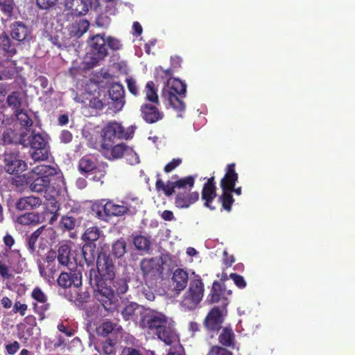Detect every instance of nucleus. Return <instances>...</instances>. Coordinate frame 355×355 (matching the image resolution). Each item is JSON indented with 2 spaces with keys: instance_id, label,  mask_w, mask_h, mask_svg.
Listing matches in <instances>:
<instances>
[{
  "instance_id": "obj_58",
  "label": "nucleus",
  "mask_w": 355,
  "mask_h": 355,
  "mask_svg": "<svg viewBox=\"0 0 355 355\" xmlns=\"http://www.w3.org/2000/svg\"><path fill=\"white\" fill-rule=\"evenodd\" d=\"M0 275L5 279H8L12 277L8 266L3 260H0Z\"/></svg>"
},
{
  "instance_id": "obj_20",
  "label": "nucleus",
  "mask_w": 355,
  "mask_h": 355,
  "mask_svg": "<svg viewBox=\"0 0 355 355\" xmlns=\"http://www.w3.org/2000/svg\"><path fill=\"white\" fill-rule=\"evenodd\" d=\"M57 252L54 250L51 249L47 252L44 261L47 263L46 268L49 269V271L46 270L44 264H42L41 261H37L38 270L41 277L46 279L51 276H53L57 271L55 262Z\"/></svg>"
},
{
  "instance_id": "obj_61",
  "label": "nucleus",
  "mask_w": 355,
  "mask_h": 355,
  "mask_svg": "<svg viewBox=\"0 0 355 355\" xmlns=\"http://www.w3.org/2000/svg\"><path fill=\"white\" fill-rule=\"evenodd\" d=\"M15 135V132L11 129L4 131L2 134L3 141L6 144L12 143Z\"/></svg>"
},
{
  "instance_id": "obj_50",
  "label": "nucleus",
  "mask_w": 355,
  "mask_h": 355,
  "mask_svg": "<svg viewBox=\"0 0 355 355\" xmlns=\"http://www.w3.org/2000/svg\"><path fill=\"white\" fill-rule=\"evenodd\" d=\"M116 342L107 338L103 343L102 349L105 354L111 355L115 353Z\"/></svg>"
},
{
  "instance_id": "obj_8",
  "label": "nucleus",
  "mask_w": 355,
  "mask_h": 355,
  "mask_svg": "<svg viewBox=\"0 0 355 355\" xmlns=\"http://www.w3.org/2000/svg\"><path fill=\"white\" fill-rule=\"evenodd\" d=\"M139 267L146 284L155 286L157 280L163 278L164 261L161 257L142 259Z\"/></svg>"
},
{
  "instance_id": "obj_55",
  "label": "nucleus",
  "mask_w": 355,
  "mask_h": 355,
  "mask_svg": "<svg viewBox=\"0 0 355 355\" xmlns=\"http://www.w3.org/2000/svg\"><path fill=\"white\" fill-rule=\"evenodd\" d=\"M58 0H36L37 6L42 10H49L57 3Z\"/></svg>"
},
{
  "instance_id": "obj_13",
  "label": "nucleus",
  "mask_w": 355,
  "mask_h": 355,
  "mask_svg": "<svg viewBox=\"0 0 355 355\" xmlns=\"http://www.w3.org/2000/svg\"><path fill=\"white\" fill-rule=\"evenodd\" d=\"M224 321L222 311L218 306L212 308L205 317L203 324L209 332H218Z\"/></svg>"
},
{
  "instance_id": "obj_47",
  "label": "nucleus",
  "mask_w": 355,
  "mask_h": 355,
  "mask_svg": "<svg viewBox=\"0 0 355 355\" xmlns=\"http://www.w3.org/2000/svg\"><path fill=\"white\" fill-rule=\"evenodd\" d=\"M90 174L94 175L92 177L93 180L96 182L101 181L103 182L102 179L104 178L106 175L105 166L103 164H99L98 163L96 166V168L92 170Z\"/></svg>"
},
{
  "instance_id": "obj_4",
  "label": "nucleus",
  "mask_w": 355,
  "mask_h": 355,
  "mask_svg": "<svg viewBox=\"0 0 355 355\" xmlns=\"http://www.w3.org/2000/svg\"><path fill=\"white\" fill-rule=\"evenodd\" d=\"M159 73L164 76L167 80L166 85L162 89V96L175 110L182 112L185 110V103L182 98L187 92V85L178 78H172L173 71L170 69H161Z\"/></svg>"
},
{
  "instance_id": "obj_31",
  "label": "nucleus",
  "mask_w": 355,
  "mask_h": 355,
  "mask_svg": "<svg viewBox=\"0 0 355 355\" xmlns=\"http://www.w3.org/2000/svg\"><path fill=\"white\" fill-rule=\"evenodd\" d=\"M98 164L96 160L89 156H83L78 162V171L83 175H88L96 168V166Z\"/></svg>"
},
{
  "instance_id": "obj_30",
  "label": "nucleus",
  "mask_w": 355,
  "mask_h": 355,
  "mask_svg": "<svg viewBox=\"0 0 355 355\" xmlns=\"http://www.w3.org/2000/svg\"><path fill=\"white\" fill-rule=\"evenodd\" d=\"M128 252L127 250V243L123 238H120L117 239L112 244L110 254H107L110 255V258L112 259V256L115 259L122 258Z\"/></svg>"
},
{
  "instance_id": "obj_43",
  "label": "nucleus",
  "mask_w": 355,
  "mask_h": 355,
  "mask_svg": "<svg viewBox=\"0 0 355 355\" xmlns=\"http://www.w3.org/2000/svg\"><path fill=\"white\" fill-rule=\"evenodd\" d=\"M0 8L6 16L10 17L12 15L14 9L13 0H0Z\"/></svg>"
},
{
  "instance_id": "obj_10",
  "label": "nucleus",
  "mask_w": 355,
  "mask_h": 355,
  "mask_svg": "<svg viewBox=\"0 0 355 355\" xmlns=\"http://www.w3.org/2000/svg\"><path fill=\"white\" fill-rule=\"evenodd\" d=\"M203 295L204 284L198 276L190 282L189 289L184 295L181 302V305L187 309L193 310L201 302Z\"/></svg>"
},
{
  "instance_id": "obj_2",
  "label": "nucleus",
  "mask_w": 355,
  "mask_h": 355,
  "mask_svg": "<svg viewBox=\"0 0 355 355\" xmlns=\"http://www.w3.org/2000/svg\"><path fill=\"white\" fill-rule=\"evenodd\" d=\"M197 177L198 175H188L174 181L168 180L166 183L158 178L155 188L158 191H163L167 197L175 193V205L179 209H187L199 199V193L191 191Z\"/></svg>"
},
{
  "instance_id": "obj_40",
  "label": "nucleus",
  "mask_w": 355,
  "mask_h": 355,
  "mask_svg": "<svg viewBox=\"0 0 355 355\" xmlns=\"http://www.w3.org/2000/svg\"><path fill=\"white\" fill-rule=\"evenodd\" d=\"M99 237L100 230L97 227L95 226L87 228L83 235V239L84 241L93 243H94V241H96Z\"/></svg>"
},
{
  "instance_id": "obj_15",
  "label": "nucleus",
  "mask_w": 355,
  "mask_h": 355,
  "mask_svg": "<svg viewBox=\"0 0 355 355\" xmlns=\"http://www.w3.org/2000/svg\"><path fill=\"white\" fill-rule=\"evenodd\" d=\"M158 105L144 103L140 107L141 116L147 123H155L164 117V114L158 107Z\"/></svg>"
},
{
  "instance_id": "obj_45",
  "label": "nucleus",
  "mask_w": 355,
  "mask_h": 355,
  "mask_svg": "<svg viewBox=\"0 0 355 355\" xmlns=\"http://www.w3.org/2000/svg\"><path fill=\"white\" fill-rule=\"evenodd\" d=\"M31 297L35 300L33 303L46 302V301H48L46 295L40 287H35L33 288L31 293Z\"/></svg>"
},
{
  "instance_id": "obj_36",
  "label": "nucleus",
  "mask_w": 355,
  "mask_h": 355,
  "mask_svg": "<svg viewBox=\"0 0 355 355\" xmlns=\"http://www.w3.org/2000/svg\"><path fill=\"white\" fill-rule=\"evenodd\" d=\"M89 27V23L86 19H80L73 24L71 29V34L73 36L80 37L86 33Z\"/></svg>"
},
{
  "instance_id": "obj_32",
  "label": "nucleus",
  "mask_w": 355,
  "mask_h": 355,
  "mask_svg": "<svg viewBox=\"0 0 355 355\" xmlns=\"http://www.w3.org/2000/svg\"><path fill=\"white\" fill-rule=\"evenodd\" d=\"M96 244L87 243L82 248V256L87 265L92 264L96 258Z\"/></svg>"
},
{
  "instance_id": "obj_44",
  "label": "nucleus",
  "mask_w": 355,
  "mask_h": 355,
  "mask_svg": "<svg viewBox=\"0 0 355 355\" xmlns=\"http://www.w3.org/2000/svg\"><path fill=\"white\" fill-rule=\"evenodd\" d=\"M116 327V324L113 323L110 321H105L103 324L97 329L98 334L103 336H107L109 334L112 333L114 328Z\"/></svg>"
},
{
  "instance_id": "obj_42",
  "label": "nucleus",
  "mask_w": 355,
  "mask_h": 355,
  "mask_svg": "<svg viewBox=\"0 0 355 355\" xmlns=\"http://www.w3.org/2000/svg\"><path fill=\"white\" fill-rule=\"evenodd\" d=\"M113 144H112V147H110V149L111 150V153L114 158H121L129 150L128 146L124 144H119L114 146H113Z\"/></svg>"
},
{
  "instance_id": "obj_24",
  "label": "nucleus",
  "mask_w": 355,
  "mask_h": 355,
  "mask_svg": "<svg viewBox=\"0 0 355 355\" xmlns=\"http://www.w3.org/2000/svg\"><path fill=\"white\" fill-rule=\"evenodd\" d=\"M171 279L175 290L179 293L183 291L187 286L189 279L188 272L182 268H177L174 270Z\"/></svg>"
},
{
  "instance_id": "obj_37",
  "label": "nucleus",
  "mask_w": 355,
  "mask_h": 355,
  "mask_svg": "<svg viewBox=\"0 0 355 355\" xmlns=\"http://www.w3.org/2000/svg\"><path fill=\"white\" fill-rule=\"evenodd\" d=\"M13 113L21 127L27 129L33 125V121L24 109L21 108Z\"/></svg>"
},
{
  "instance_id": "obj_59",
  "label": "nucleus",
  "mask_w": 355,
  "mask_h": 355,
  "mask_svg": "<svg viewBox=\"0 0 355 355\" xmlns=\"http://www.w3.org/2000/svg\"><path fill=\"white\" fill-rule=\"evenodd\" d=\"M127 87L129 92L133 94L134 96H137L139 94L137 83L135 80L133 78H127L126 79Z\"/></svg>"
},
{
  "instance_id": "obj_9",
  "label": "nucleus",
  "mask_w": 355,
  "mask_h": 355,
  "mask_svg": "<svg viewBox=\"0 0 355 355\" xmlns=\"http://www.w3.org/2000/svg\"><path fill=\"white\" fill-rule=\"evenodd\" d=\"M129 210V207L124 202H122L121 205H119L113 200L105 199L101 200L99 204L95 205L92 207V211L95 213L96 216L104 220L112 216H123Z\"/></svg>"
},
{
  "instance_id": "obj_16",
  "label": "nucleus",
  "mask_w": 355,
  "mask_h": 355,
  "mask_svg": "<svg viewBox=\"0 0 355 355\" xmlns=\"http://www.w3.org/2000/svg\"><path fill=\"white\" fill-rule=\"evenodd\" d=\"M216 189L214 176L208 178L202 187L201 194L202 200L204 201V206L211 210L216 209L215 206L212 205L214 200L217 196Z\"/></svg>"
},
{
  "instance_id": "obj_26",
  "label": "nucleus",
  "mask_w": 355,
  "mask_h": 355,
  "mask_svg": "<svg viewBox=\"0 0 355 355\" xmlns=\"http://www.w3.org/2000/svg\"><path fill=\"white\" fill-rule=\"evenodd\" d=\"M218 343L225 348L230 347L234 349L236 345L235 334L232 329L225 327L218 336Z\"/></svg>"
},
{
  "instance_id": "obj_35",
  "label": "nucleus",
  "mask_w": 355,
  "mask_h": 355,
  "mask_svg": "<svg viewBox=\"0 0 355 355\" xmlns=\"http://www.w3.org/2000/svg\"><path fill=\"white\" fill-rule=\"evenodd\" d=\"M133 244L137 250L148 252L150 250L151 241L149 237L137 235L133 238Z\"/></svg>"
},
{
  "instance_id": "obj_21",
  "label": "nucleus",
  "mask_w": 355,
  "mask_h": 355,
  "mask_svg": "<svg viewBox=\"0 0 355 355\" xmlns=\"http://www.w3.org/2000/svg\"><path fill=\"white\" fill-rule=\"evenodd\" d=\"M238 179L239 175L235 171V164H227L225 168V174L220 182L222 190L231 191L235 187Z\"/></svg>"
},
{
  "instance_id": "obj_46",
  "label": "nucleus",
  "mask_w": 355,
  "mask_h": 355,
  "mask_svg": "<svg viewBox=\"0 0 355 355\" xmlns=\"http://www.w3.org/2000/svg\"><path fill=\"white\" fill-rule=\"evenodd\" d=\"M76 225V220L69 216H63L61 218L60 226L65 230H72Z\"/></svg>"
},
{
  "instance_id": "obj_33",
  "label": "nucleus",
  "mask_w": 355,
  "mask_h": 355,
  "mask_svg": "<svg viewBox=\"0 0 355 355\" xmlns=\"http://www.w3.org/2000/svg\"><path fill=\"white\" fill-rule=\"evenodd\" d=\"M139 310L140 307L137 303L130 302L121 311V315L125 320H136Z\"/></svg>"
},
{
  "instance_id": "obj_53",
  "label": "nucleus",
  "mask_w": 355,
  "mask_h": 355,
  "mask_svg": "<svg viewBox=\"0 0 355 355\" xmlns=\"http://www.w3.org/2000/svg\"><path fill=\"white\" fill-rule=\"evenodd\" d=\"M230 278L233 280L238 288L243 289L246 287V282L242 275L232 272L230 275Z\"/></svg>"
},
{
  "instance_id": "obj_18",
  "label": "nucleus",
  "mask_w": 355,
  "mask_h": 355,
  "mask_svg": "<svg viewBox=\"0 0 355 355\" xmlns=\"http://www.w3.org/2000/svg\"><path fill=\"white\" fill-rule=\"evenodd\" d=\"M57 282L64 288H69L72 285L78 288L82 285V272L79 270H71L69 272H62Z\"/></svg>"
},
{
  "instance_id": "obj_56",
  "label": "nucleus",
  "mask_w": 355,
  "mask_h": 355,
  "mask_svg": "<svg viewBox=\"0 0 355 355\" xmlns=\"http://www.w3.org/2000/svg\"><path fill=\"white\" fill-rule=\"evenodd\" d=\"M182 160L180 158H174L172 159L171 162L168 163L164 168V171L166 173H170L172 171H173L175 168H176L180 164L182 163Z\"/></svg>"
},
{
  "instance_id": "obj_1",
  "label": "nucleus",
  "mask_w": 355,
  "mask_h": 355,
  "mask_svg": "<svg viewBox=\"0 0 355 355\" xmlns=\"http://www.w3.org/2000/svg\"><path fill=\"white\" fill-rule=\"evenodd\" d=\"M97 269L89 270V283L96 289L95 299L105 311L112 312L116 308V297L111 284L115 278V266L113 260L106 252H101L97 257Z\"/></svg>"
},
{
  "instance_id": "obj_22",
  "label": "nucleus",
  "mask_w": 355,
  "mask_h": 355,
  "mask_svg": "<svg viewBox=\"0 0 355 355\" xmlns=\"http://www.w3.org/2000/svg\"><path fill=\"white\" fill-rule=\"evenodd\" d=\"M42 205V199L34 196L20 198L15 203V208L18 211L32 210Z\"/></svg>"
},
{
  "instance_id": "obj_25",
  "label": "nucleus",
  "mask_w": 355,
  "mask_h": 355,
  "mask_svg": "<svg viewBox=\"0 0 355 355\" xmlns=\"http://www.w3.org/2000/svg\"><path fill=\"white\" fill-rule=\"evenodd\" d=\"M11 39L5 33L0 36V49L7 58H12L17 52L16 46Z\"/></svg>"
},
{
  "instance_id": "obj_41",
  "label": "nucleus",
  "mask_w": 355,
  "mask_h": 355,
  "mask_svg": "<svg viewBox=\"0 0 355 355\" xmlns=\"http://www.w3.org/2000/svg\"><path fill=\"white\" fill-rule=\"evenodd\" d=\"M10 184L16 189H22L24 186L28 183V177L24 175H15L14 177L10 179Z\"/></svg>"
},
{
  "instance_id": "obj_29",
  "label": "nucleus",
  "mask_w": 355,
  "mask_h": 355,
  "mask_svg": "<svg viewBox=\"0 0 355 355\" xmlns=\"http://www.w3.org/2000/svg\"><path fill=\"white\" fill-rule=\"evenodd\" d=\"M24 94L19 91H13L7 96L6 103L13 110V112L22 108L24 101Z\"/></svg>"
},
{
  "instance_id": "obj_54",
  "label": "nucleus",
  "mask_w": 355,
  "mask_h": 355,
  "mask_svg": "<svg viewBox=\"0 0 355 355\" xmlns=\"http://www.w3.org/2000/svg\"><path fill=\"white\" fill-rule=\"evenodd\" d=\"M105 40H106L107 46H109V48L113 51L119 50L122 46V44H121L120 40L115 37L109 36Z\"/></svg>"
},
{
  "instance_id": "obj_14",
  "label": "nucleus",
  "mask_w": 355,
  "mask_h": 355,
  "mask_svg": "<svg viewBox=\"0 0 355 355\" xmlns=\"http://www.w3.org/2000/svg\"><path fill=\"white\" fill-rule=\"evenodd\" d=\"M91 54L93 60H103L107 55L106 40L104 35L97 34L91 38Z\"/></svg>"
},
{
  "instance_id": "obj_23",
  "label": "nucleus",
  "mask_w": 355,
  "mask_h": 355,
  "mask_svg": "<svg viewBox=\"0 0 355 355\" xmlns=\"http://www.w3.org/2000/svg\"><path fill=\"white\" fill-rule=\"evenodd\" d=\"M232 291L230 290L226 291L222 284L218 282L214 281L212 284V287L207 297V301L209 304L216 303L220 300L225 299V295H230Z\"/></svg>"
},
{
  "instance_id": "obj_57",
  "label": "nucleus",
  "mask_w": 355,
  "mask_h": 355,
  "mask_svg": "<svg viewBox=\"0 0 355 355\" xmlns=\"http://www.w3.org/2000/svg\"><path fill=\"white\" fill-rule=\"evenodd\" d=\"M89 293L87 291H83L77 294L75 301L78 305H83L84 303L89 302Z\"/></svg>"
},
{
  "instance_id": "obj_11",
  "label": "nucleus",
  "mask_w": 355,
  "mask_h": 355,
  "mask_svg": "<svg viewBox=\"0 0 355 355\" xmlns=\"http://www.w3.org/2000/svg\"><path fill=\"white\" fill-rule=\"evenodd\" d=\"M4 171L10 175H18L25 171L27 164L21 159L20 153L17 149L7 148L3 154Z\"/></svg>"
},
{
  "instance_id": "obj_6",
  "label": "nucleus",
  "mask_w": 355,
  "mask_h": 355,
  "mask_svg": "<svg viewBox=\"0 0 355 355\" xmlns=\"http://www.w3.org/2000/svg\"><path fill=\"white\" fill-rule=\"evenodd\" d=\"M19 143L24 147H30L33 152L31 158L35 161H44L48 159L49 155V146L47 141L43 135L35 130H33L28 135L26 133L21 134Z\"/></svg>"
},
{
  "instance_id": "obj_63",
  "label": "nucleus",
  "mask_w": 355,
  "mask_h": 355,
  "mask_svg": "<svg viewBox=\"0 0 355 355\" xmlns=\"http://www.w3.org/2000/svg\"><path fill=\"white\" fill-rule=\"evenodd\" d=\"M72 134L67 130H64L60 135V139L64 144H68L72 141Z\"/></svg>"
},
{
  "instance_id": "obj_27",
  "label": "nucleus",
  "mask_w": 355,
  "mask_h": 355,
  "mask_svg": "<svg viewBox=\"0 0 355 355\" xmlns=\"http://www.w3.org/2000/svg\"><path fill=\"white\" fill-rule=\"evenodd\" d=\"M15 222L22 226H35L42 220L38 212H26L18 216Z\"/></svg>"
},
{
  "instance_id": "obj_60",
  "label": "nucleus",
  "mask_w": 355,
  "mask_h": 355,
  "mask_svg": "<svg viewBox=\"0 0 355 355\" xmlns=\"http://www.w3.org/2000/svg\"><path fill=\"white\" fill-rule=\"evenodd\" d=\"M105 105V103H103L98 97H93L89 101V106L96 110H102L104 107Z\"/></svg>"
},
{
  "instance_id": "obj_7",
  "label": "nucleus",
  "mask_w": 355,
  "mask_h": 355,
  "mask_svg": "<svg viewBox=\"0 0 355 355\" xmlns=\"http://www.w3.org/2000/svg\"><path fill=\"white\" fill-rule=\"evenodd\" d=\"M135 129V125H130L125 129L120 123L115 121L109 122L102 129V148L110 150L112 144H114L116 139L128 140L132 139Z\"/></svg>"
},
{
  "instance_id": "obj_64",
  "label": "nucleus",
  "mask_w": 355,
  "mask_h": 355,
  "mask_svg": "<svg viewBox=\"0 0 355 355\" xmlns=\"http://www.w3.org/2000/svg\"><path fill=\"white\" fill-rule=\"evenodd\" d=\"M223 264H225L227 267H230L235 261L234 256L232 254H229L226 250L223 251Z\"/></svg>"
},
{
  "instance_id": "obj_19",
  "label": "nucleus",
  "mask_w": 355,
  "mask_h": 355,
  "mask_svg": "<svg viewBox=\"0 0 355 355\" xmlns=\"http://www.w3.org/2000/svg\"><path fill=\"white\" fill-rule=\"evenodd\" d=\"M92 0H64V6L67 10L76 16L85 15L92 7Z\"/></svg>"
},
{
  "instance_id": "obj_62",
  "label": "nucleus",
  "mask_w": 355,
  "mask_h": 355,
  "mask_svg": "<svg viewBox=\"0 0 355 355\" xmlns=\"http://www.w3.org/2000/svg\"><path fill=\"white\" fill-rule=\"evenodd\" d=\"M20 345L17 341H14L6 345V349L8 354L14 355L19 349Z\"/></svg>"
},
{
  "instance_id": "obj_51",
  "label": "nucleus",
  "mask_w": 355,
  "mask_h": 355,
  "mask_svg": "<svg viewBox=\"0 0 355 355\" xmlns=\"http://www.w3.org/2000/svg\"><path fill=\"white\" fill-rule=\"evenodd\" d=\"M207 355H233V353L223 347L213 345Z\"/></svg>"
},
{
  "instance_id": "obj_34",
  "label": "nucleus",
  "mask_w": 355,
  "mask_h": 355,
  "mask_svg": "<svg viewBox=\"0 0 355 355\" xmlns=\"http://www.w3.org/2000/svg\"><path fill=\"white\" fill-rule=\"evenodd\" d=\"M157 92V89L155 87V83L153 81H148L144 89L146 100L155 105H159L160 103Z\"/></svg>"
},
{
  "instance_id": "obj_12",
  "label": "nucleus",
  "mask_w": 355,
  "mask_h": 355,
  "mask_svg": "<svg viewBox=\"0 0 355 355\" xmlns=\"http://www.w3.org/2000/svg\"><path fill=\"white\" fill-rule=\"evenodd\" d=\"M10 35L20 44H29L33 39L31 27L20 21H15L10 25Z\"/></svg>"
},
{
  "instance_id": "obj_38",
  "label": "nucleus",
  "mask_w": 355,
  "mask_h": 355,
  "mask_svg": "<svg viewBox=\"0 0 355 355\" xmlns=\"http://www.w3.org/2000/svg\"><path fill=\"white\" fill-rule=\"evenodd\" d=\"M218 202L221 203L223 209L230 212L232 210L234 199L230 191L222 190V194L218 198Z\"/></svg>"
},
{
  "instance_id": "obj_49",
  "label": "nucleus",
  "mask_w": 355,
  "mask_h": 355,
  "mask_svg": "<svg viewBox=\"0 0 355 355\" xmlns=\"http://www.w3.org/2000/svg\"><path fill=\"white\" fill-rule=\"evenodd\" d=\"M114 286L118 294L122 295L125 293L128 289V282L124 278H119L114 283Z\"/></svg>"
},
{
  "instance_id": "obj_52",
  "label": "nucleus",
  "mask_w": 355,
  "mask_h": 355,
  "mask_svg": "<svg viewBox=\"0 0 355 355\" xmlns=\"http://www.w3.org/2000/svg\"><path fill=\"white\" fill-rule=\"evenodd\" d=\"M28 310V305L16 300L13 304L12 312L19 313L21 316H24Z\"/></svg>"
},
{
  "instance_id": "obj_39",
  "label": "nucleus",
  "mask_w": 355,
  "mask_h": 355,
  "mask_svg": "<svg viewBox=\"0 0 355 355\" xmlns=\"http://www.w3.org/2000/svg\"><path fill=\"white\" fill-rule=\"evenodd\" d=\"M50 304L48 301L46 302H40V303H32L33 310L39 316L40 320H44L46 316V312L50 309Z\"/></svg>"
},
{
  "instance_id": "obj_48",
  "label": "nucleus",
  "mask_w": 355,
  "mask_h": 355,
  "mask_svg": "<svg viewBox=\"0 0 355 355\" xmlns=\"http://www.w3.org/2000/svg\"><path fill=\"white\" fill-rule=\"evenodd\" d=\"M3 242L6 247V252L0 254V257H7L8 255V250H10L11 248L14 245L15 241L11 234L7 233L3 237Z\"/></svg>"
},
{
  "instance_id": "obj_28",
  "label": "nucleus",
  "mask_w": 355,
  "mask_h": 355,
  "mask_svg": "<svg viewBox=\"0 0 355 355\" xmlns=\"http://www.w3.org/2000/svg\"><path fill=\"white\" fill-rule=\"evenodd\" d=\"M71 250L69 245L62 244L58 247L56 258L59 265L69 268L70 265L72 264L71 261Z\"/></svg>"
},
{
  "instance_id": "obj_3",
  "label": "nucleus",
  "mask_w": 355,
  "mask_h": 355,
  "mask_svg": "<svg viewBox=\"0 0 355 355\" xmlns=\"http://www.w3.org/2000/svg\"><path fill=\"white\" fill-rule=\"evenodd\" d=\"M140 327L157 336L166 345H171L176 338L173 325L168 317L155 310L145 312L139 321Z\"/></svg>"
},
{
  "instance_id": "obj_17",
  "label": "nucleus",
  "mask_w": 355,
  "mask_h": 355,
  "mask_svg": "<svg viewBox=\"0 0 355 355\" xmlns=\"http://www.w3.org/2000/svg\"><path fill=\"white\" fill-rule=\"evenodd\" d=\"M108 94L114 111H121L125 103V90L123 85L119 83L112 84L109 88Z\"/></svg>"
},
{
  "instance_id": "obj_5",
  "label": "nucleus",
  "mask_w": 355,
  "mask_h": 355,
  "mask_svg": "<svg viewBox=\"0 0 355 355\" xmlns=\"http://www.w3.org/2000/svg\"><path fill=\"white\" fill-rule=\"evenodd\" d=\"M37 177L30 184L33 192L41 193L51 187L53 189L61 188L64 185V178L58 169L49 165H40L32 170Z\"/></svg>"
}]
</instances>
